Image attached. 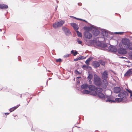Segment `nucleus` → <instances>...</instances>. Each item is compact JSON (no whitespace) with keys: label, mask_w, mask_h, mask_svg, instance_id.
I'll list each match as a JSON object with an SVG mask.
<instances>
[{"label":"nucleus","mask_w":132,"mask_h":132,"mask_svg":"<svg viewBox=\"0 0 132 132\" xmlns=\"http://www.w3.org/2000/svg\"><path fill=\"white\" fill-rule=\"evenodd\" d=\"M128 96V93L125 91H123L119 93L118 96L119 98H116L114 100L113 97L108 96L105 98V100L106 102L110 103H119L122 101L125 102L127 101Z\"/></svg>","instance_id":"f257e3e1"},{"label":"nucleus","mask_w":132,"mask_h":132,"mask_svg":"<svg viewBox=\"0 0 132 132\" xmlns=\"http://www.w3.org/2000/svg\"><path fill=\"white\" fill-rule=\"evenodd\" d=\"M94 83L97 86H100L102 85V81L99 76L96 74L94 76Z\"/></svg>","instance_id":"f03ea898"},{"label":"nucleus","mask_w":132,"mask_h":132,"mask_svg":"<svg viewBox=\"0 0 132 132\" xmlns=\"http://www.w3.org/2000/svg\"><path fill=\"white\" fill-rule=\"evenodd\" d=\"M88 88L91 91V94L94 96L97 95V93L95 90L96 87L95 86L93 85H89Z\"/></svg>","instance_id":"7ed1b4c3"},{"label":"nucleus","mask_w":132,"mask_h":132,"mask_svg":"<svg viewBox=\"0 0 132 132\" xmlns=\"http://www.w3.org/2000/svg\"><path fill=\"white\" fill-rule=\"evenodd\" d=\"M102 78L103 79L107 80L108 78V72L105 70L101 73Z\"/></svg>","instance_id":"20e7f679"},{"label":"nucleus","mask_w":132,"mask_h":132,"mask_svg":"<svg viewBox=\"0 0 132 132\" xmlns=\"http://www.w3.org/2000/svg\"><path fill=\"white\" fill-rule=\"evenodd\" d=\"M122 42L123 44V46H128L130 43V40L127 39H125L122 40Z\"/></svg>","instance_id":"39448f33"},{"label":"nucleus","mask_w":132,"mask_h":132,"mask_svg":"<svg viewBox=\"0 0 132 132\" xmlns=\"http://www.w3.org/2000/svg\"><path fill=\"white\" fill-rule=\"evenodd\" d=\"M108 85V82L107 80L103 79L102 81V85L101 86L102 88L105 89Z\"/></svg>","instance_id":"423d86ee"},{"label":"nucleus","mask_w":132,"mask_h":132,"mask_svg":"<svg viewBox=\"0 0 132 132\" xmlns=\"http://www.w3.org/2000/svg\"><path fill=\"white\" fill-rule=\"evenodd\" d=\"M84 35L85 37L88 39H90L92 37V35L88 31H86L84 33Z\"/></svg>","instance_id":"0eeeda50"},{"label":"nucleus","mask_w":132,"mask_h":132,"mask_svg":"<svg viewBox=\"0 0 132 132\" xmlns=\"http://www.w3.org/2000/svg\"><path fill=\"white\" fill-rule=\"evenodd\" d=\"M62 29L67 35L69 36L71 34L70 30L66 27H63Z\"/></svg>","instance_id":"6e6552de"},{"label":"nucleus","mask_w":132,"mask_h":132,"mask_svg":"<svg viewBox=\"0 0 132 132\" xmlns=\"http://www.w3.org/2000/svg\"><path fill=\"white\" fill-rule=\"evenodd\" d=\"M123 46L122 47L123 48H122L121 47L120 48L119 50V53H120L121 54H125L126 53L127 51H126V49L125 48V47H126L125 46H124V48H123Z\"/></svg>","instance_id":"1a4fd4ad"},{"label":"nucleus","mask_w":132,"mask_h":132,"mask_svg":"<svg viewBox=\"0 0 132 132\" xmlns=\"http://www.w3.org/2000/svg\"><path fill=\"white\" fill-rule=\"evenodd\" d=\"M96 43L97 46H100L104 48L106 47L107 46V45L105 44L102 43L100 41L97 42Z\"/></svg>","instance_id":"9d476101"},{"label":"nucleus","mask_w":132,"mask_h":132,"mask_svg":"<svg viewBox=\"0 0 132 132\" xmlns=\"http://www.w3.org/2000/svg\"><path fill=\"white\" fill-rule=\"evenodd\" d=\"M132 75V69H129L126 73L124 75V76L128 77Z\"/></svg>","instance_id":"9b49d317"},{"label":"nucleus","mask_w":132,"mask_h":132,"mask_svg":"<svg viewBox=\"0 0 132 132\" xmlns=\"http://www.w3.org/2000/svg\"><path fill=\"white\" fill-rule=\"evenodd\" d=\"M121 88L118 87H116L113 88V91L114 93H119L121 91Z\"/></svg>","instance_id":"f8f14e48"},{"label":"nucleus","mask_w":132,"mask_h":132,"mask_svg":"<svg viewBox=\"0 0 132 132\" xmlns=\"http://www.w3.org/2000/svg\"><path fill=\"white\" fill-rule=\"evenodd\" d=\"M92 33L94 36H97L99 34V31L97 29H94L92 31Z\"/></svg>","instance_id":"ddd939ff"},{"label":"nucleus","mask_w":132,"mask_h":132,"mask_svg":"<svg viewBox=\"0 0 132 132\" xmlns=\"http://www.w3.org/2000/svg\"><path fill=\"white\" fill-rule=\"evenodd\" d=\"M70 24L76 31L78 30L79 28L77 24L75 23H71Z\"/></svg>","instance_id":"4468645a"},{"label":"nucleus","mask_w":132,"mask_h":132,"mask_svg":"<svg viewBox=\"0 0 132 132\" xmlns=\"http://www.w3.org/2000/svg\"><path fill=\"white\" fill-rule=\"evenodd\" d=\"M93 65L95 68H97L100 66L99 62L97 61H94L93 63Z\"/></svg>","instance_id":"2eb2a0df"},{"label":"nucleus","mask_w":132,"mask_h":132,"mask_svg":"<svg viewBox=\"0 0 132 132\" xmlns=\"http://www.w3.org/2000/svg\"><path fill=\"white\" fill-rule=\"evenodd\" d=\"M109 50L112 52H116L117 51V49L114 46H112L109 47Z\"/></svg>","instance_id":"dca6fc26"},{"label":"nucleus","mask_w":132,"mask_h":132,"mask_svg":"<svg viewBox=\"0 0 132 132\" xmlns=\"http://www.w3.org/2000/svg\"><path fill=\"white\" fill-rule=\"evenodd\" d=\"M8 7V6L4 4H0V8L2 9H7Z\"/></svg>","instance_id":"f3484780"},{"label":"nucleus","mask_w":132,"mask_h":132,"mask_svg":"<svg viewBox=\"0 0 132 132\" xmlns=\"http://www.w3.org/2000/svg\"><path fill=\"white\" fill-rule=\"evenodd\" d=\"M57 22L60 27L62 26L64 24L65 21L63 20H61L58 21Z\"/></svg>","instance_id":"a211bd4d"},{"label":"nucleus","mask_w":132,"mask_h":132,"mask_svg":"<svg viewBox=\"0 0 132 132\" xmlns=\"http://www.w3.org/2000/svg\"><path fill=\"white\" fill-rule=\"evenodd\" d=\"M93 57H90L89 58H88L87 60L85 61V63L87 65L89 64V62L93 59Z\"/></svg>","instance_id":"6ab92c4d"},{"label":"nucleus","mask_w":132,"mask_h":132,"mask_svg":"<svg viewBox=\"0 0 132 132\" xmlns=\"http://www.w3.org/2000/svg\"><path fill=\"white\" fill-rule=\"evenodd\" d=\"M89 87V85L87 84H83L81 86V88L82 89H86Z\"/></svg>","instance_id":"aec40b11"},{"label":"nucleus","mask_w":132,"mask_h":132,"mask_svg":"<svg viewBox=\"0 0 132 132\" xmlns=\"http://www.w3.org/2000/svg\"><path fill=\"white\" fill-rule=\"evenodd\" d=\"M20 105H18L16 106H14L13 108H11L10 110V112H12L14 110H15V109H16L17 108H18Z\"/></svg>","instance_id":"412c9836"},{"label":"nucleus","mask_w":132,"mask_h":132,"mask_svg":"<svg viewBox=\"0 0 132 132\" xmlns=\"http://www.w3.org/2000/svg\"><path fill=\"white\" fill-rule=\"evenodd\" d=\"M102 34L104 37H106L108 35V32L105 31H103L102 32Z\"/></svg>","instance_id":"4be33fe9"},{"label":"nucleus","mask_w":132,"mask_h":132,"mask_svg":"<svg viewBox=\"0 0 132 132\" xmlns=\"http://www.w3.org/2000/svg\"><path fill=\"white\" fill-rule=\"evenodd\" d=\"M82 93L84 94H91V91L88 90H84L82 91Z\"/></svg>","instance_id":"5701e85b"},{"label":"nucleus","mask_w":132,"mask_h":132,"mask_svg":"<svg viewBox=\"0 0 132 132\" xmlns=\"http://www.w3.org/2000/svg\"><path fill=\"white\" fill-rule=\"evenodd\" d=\"M97 95L100 98H103L104 96V94L100 92H99L98 93Z\"/></svg>","instance_id":"b1692460"},{"label":"nucleus","mask_w":132,"mask_h":132,"mask_svg":"<svg viewBox=\"0 0 132 132\" xmlns=\"http://www.w3.org/2000/svg\"><path fill=\"white\" fill-rule=\"evenodd\" d=\"M53 27L55 29L59 27L57 22H55L53 25Z\"/></svg>","instance_id":"393cba45"},{"label":"nucleus","mask_w":132,"mask_h":132,"mask_svg":"<svg viewBox=\"0 0 132 132\" xmlns=\"http://www.w3.org/2000/svg\"><path fill=\"white\" fill-rule=\"evenodd\" d=\"M125 48V49H127L128 48L129 49L132 50V44L130 43L129 45L128 46H126Z\"/></svg>","instance_id":"a878e982"},{"label":"nucleus","mask_w":132,"mask_h":132,"mask_svg":"<svg viewBox=\"0 0 132 132\" xmlns=\"http://www.w3.org/2000/svg\"><path fill=\"white\" fill-rule=\"evenodd\" d=\"M4 89L5 91L7 92H10L12 90L8 88L7 87H4Z\"/></svg>","instance_id":"bb28decb"},{"label":"nucleus","mask_w":132,"mask_h":132,"mask_svg":"<svg viewBox=\"0 0 132 132\" xmlns=\"http://www.w3.org/2000/svg\"><path fill=\"white\" fill-rule=\"evenodd\" d=\"M93 75L92 74H89L87 77L88 80H92L93 78Z\"/></svg>","instance_id":"cd10ccee"},{"label":"nucleus","mask_w":132,"mask_h":132,"mask_svg":"<svg viewBox=\"0 0 132 132\" xmlns=\"http://www.w3.org/2000/svg\"><path fill=\"white\" fill-rule=\"evenodd\" d=\"M71 54H73V56H75L77 54L78 52L77 51L74 52L73 50H72L71 52Z\"/></svg>","instance_id":"c85d7f7f"},{"label":"nucleus","mask_w":132,"mask_h":132,"mask_svg":"<svg viewBox=\"0 0 132 132\" xmlns=\"http://www.w3.org/2000/svg\"><path fill=\"white\" fill-rule=\"evenodd\" d=\"M77 34L78 35V36L79 37H81L82 36V34L80 32L78 31V30H77L76 31Z\"/></svg>","instance_id":"c756f323"},{"label":"nucleus","mask_w":132,"mask_h":132,"mask_svg":"<svg viewBox=\"0 0 132 132\" xmlns=\"http://www.w3.org/2000/svg\"><path fill=\"white\" fill-rule=\"evenodd\" d=\"M86 58L85 57L83 56H81L79 57L78 59H77V60H83L85 59Z\"/></svg>","instance_id":"7c9ffc66"},{"label":"nucleus","mask_w":132,"mask_h":132,"mask_svg":"<svg viewBox=\"0 0 132 132\" xmlns=\"http://www.w3.org/2000/svg\"><path fill=\"white\" fill-rule=\"evenodd\" d=\"M99 62L101 64L103 65H105V62L104 61L102 60H100Z\"/></svg>","instance_id":"2f4dec72"},{"label":"nucleus","mask_w":132,"mask_h":132,"mask_svg":"<svg viewBox=\"0 0 132 132\" xmlns=\"http://www.w3.org/2000/svg\"><path fill=\"white\" fill-rule=\"evenodd\" d=\"M92 28L91 27H84V29L85 30H88L90 31L92 29Z\"/></svg>","instance_id":"473e14b6"},{"label":"nucleus","mask_w":132,"mask_h":132,"mask_svg":"<svg viewBox=\"0 0 132 132\" xmlns=\"http://www.w3.org/2000/svg\"><path fill=\"white\" fill-rule=\"evenodd\" d=\"M127 91L130 93V96L132 97V91L129 89H127Z\"/></svg>","instance_id":"72a5a7b5"},{"label":"nucleus","mask_w":132,"mask_h":132,"mask_svg":"<svg viewBox=\"0 0 132 132\" xmlns=\"http://www.w3.org/2000/svg\"><path fill=\"white\" fill-rule=\"evenodd\" d=\"M103 90L102 88H98L97 89V91L98 92V91H99V92H100L101 93V92H102Z\"/></svg>","instance_id":"f704fd0d"},{"label":"nucleus","mask_w":132,"mask_h":132,"mask_svg":"<svg viewBox=\"0 0 132 132\" xmlns=\"http://www.w3.org/2000/svg\"><path fill=\"white\" fill-rule=\"evenodd\" d=\"M62 61V60L60 59H57L56 60V62H61Z\"/></svg>","instance_id":"c9c22d12"},{"label":"nucleus","mask_w":132,"mask_h":132,"mask_svg":"<svg viewBox=\"0 0 132 132\" xmlns=\"http://www.w3.org/2000/svg\"><path fill=\"white\" fill-rule=\"evenodd\" d=\"M70 55V54H66V55H64L63 56V57H64L65 58H67V57H69Z\"/></svg>","instance_id":"e433bc0d"},{"label":"nucleus","mask_w":132,"mask_h":132,"mask_svg":"<svg viewBox=\"0 0 132 132\" xmlns=\"http://www.w3.org/2000/svg\"><path fill=\"white\" fill-rule=\"evenodd\" d=\"M74 18H75L76 19H78V20H82V21H85V22H86V21L85 20H83V19H79V18H76L75 17H74Z\"/></svg>","instance_id":"4c0bfd02"},{"label":"nucleus","mask_w":132,"mask_h":132,"mask_svg":"<svg viewBox=\"0 0 132 132\" xmlns=\"http://www.w3.org/2000/svg\"><path fill=\"white\" fill-rule=\"evenodd\" d=\"M77 42L79 44H82V42L81 41H80V40H77Z\"/></svg>","instance_id":"58836bf2"},{"label":"nucleus","mask_w":132,"mask_h":132,"mask_svg":"<svg viewBox=\"0 0 132 132\" xmlns=\"http://www.w3.org/2000/svg\"><path fill=\"white\" fill-rule=\"evenodd\" d=\"M82 67L83 68H88V66L86 65H83L82 66Z\"/></svg>","instance_id":"ea45409f"},{"label":"nucleus","mask_w":132,"mask_h":132,"mask_svg":"<svg viewBox=\"0 0 132 132\" xmlns=\"http://www.w3.org/2000/svg\"><path fill=\"white\" fill-rule=\"evenodd\" d=\"M89 80V84H92V81L91 80Z\"/></svg>","instance_id":"a19ab883"},{"label":"nucleus","mask_w":132,"mask_h":132,"mask_svg":"<svg viewBox=\"0 0 132 132\" xmlns=\"http://www.w3.org/2000/svg\"><path fill=\"white\" fill-rule=\"evenodd\" d=\"M117 33V34H120V35L122 34H123V33L121 32H119Z\"/></svg>","instance_id":"79ce46f5"},{"label":"nucleus","mask_w":132,"mask_h":132,"mask_svg":"<svg viewBox=\"0 0 132 132\" xmlns=\"http://www.w3.org/2000/svg\"><path fill=\"white\" fill-rule=\"evenodd\" d=\"M4 113L5 114V115H8L10 113Z\"/></svg>","instance_id":"37998d69"},{"label":"nucleus","mask_w":132,"mask_h":132,"mask_svg":"<svg viewBox=\"0 0 132 132\" xmlns=\"http://www.w3.org/2000/svg\"><path fill=\"white\" fill-rule=\"evenodd\" d=\"M76 74H79V73L78 71H76Z\"/></svg>","instance_id":"c03bdc74"},{"label":"nucleus","mask_w":132,"mask_h":132,"mask_svg":"<svg viewBox=\"0 0 132 132\" xmlns=\"http://www.w3.org/2000/svg\"><path fill=\"white\" fill-rule=\"evenodd\" d=\"M78 60H77V59H75L74 60V61H77Z\"/></svg>","instance_id":"a18cd8bd"},{"label":"nucleus","mask_w":132,"mask_h":132,"mask_svg":"<svg viewBox=\"0 0 132 132\" xmlns=\"http://www.w3.org/2000/svg\"><path fill=\"white\" fill-rule=\"evenodd\" d=\"M20 97H22V95L21 94H20Z\"/></svg>","instance_id":"49530a36"},{"label":"nucleus","mask_w":132,"mask_h":132,"mask_svg":"<svg viewBox=\"0 0 132 132\" xmlns=\"http://www.w3.org/2000/svg\"><path fill=\"white\" fill-rule=\"evenodd\" d=\"M119 47H120L121 46H120V45H119Z\"/></svg>","instance_id":"de8ad7c7"},{"label":"nucleus","mask_w":132,"mask_h":132,"mask_svg":"<svg viewBox=\"0 0 132 132\" xmlns=\"http://www.w3.org/2000/svg\"><path fill=\"white\" fill-rule=\"evenodd\" d=\"M131 66H132V64H131Z\"/></svg>","instance_id":"09e8293b"}]
</instances>
